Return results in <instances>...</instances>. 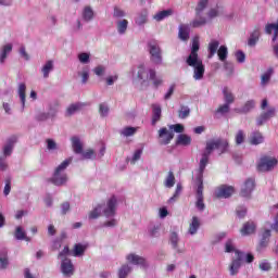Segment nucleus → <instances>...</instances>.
Listing matches in <instances>:
<instances>
[{
    "instance_id": "1",
    "label": "nucleus",
    "mask_w": 278,
    "mask_h": 278,
    "mask_svg": "<svg viewBox=\"0 0 278 278\" xmlns=\"http://www.w3.org/2000/svg\"><path fill=\"white\" fill-rule=\"evenodd\" d=\"M227 149H229V141L223 139H216L208 141L206 143L205 151L201 155V160L199 163V174L197 177L198 189H197V202L195 207L199 212H203L205 210V203L203 202V173H205V166L210 163V156L212 155V151H219V155L222 153H227Z\"/></svg>"
},
{
    "instance_id": "2",
    "label": "nucleus",
    "mask_w": 278,
    "mask_h": 278,
    "mask_svg": "<svg viewBox=\"0 0 278 278\" xmlns=\"http://www.w3.org/2000/svg\"><path fill=\"white\" fill-rule=\"evenodd\" d=\"M116 197L112 195L106 205L99 204L89 213V219L94 220L101 216V211L106 218H112L116 214Z\"/></svg>"
},
{
    "instance_id": "3",
    "label": "nucleus",
    "mask_w": 278,
    "mask_h": 278,
    "mask_svg": "<svg viewBox=\"0 0 278 278\" xmlns=\"http://www.w3.org/2000/svg\"><path fill=\"white\" fill-rule=\"evenodd\" d=\"M225 252L226 253H236L237 260L232 261L230 265V275L233 277L238 275V270H240V266H242V262L244 261V252L236 250L233 247V241L228 240L225 244Z\"/></svg>"
},
{
    "instance_id": "4",
    "label": "nucleus",
    "mask_w": 278,
    "mask_h": 278,
    "mask_svg": "<svg viewBox=\"0 0 278 278\" xmlns=\"http://www.w3.org/2000/svg\"><path fill=\"white\" fill-rule=\"evenodd\" d=\"M71 162H73V157L66 159L55 168L54 174L51 178V181L54 186H64V184L68 181V178L66 177V174H64V170L68 168Z\"/></svg>"
},
{
    "instance_id": "5",
    "label": "nucleus",
    "mask_w": 278,
    "mask_h": 278,
    "mask_svg": "<svg viewBox=\"0 0 278 278\" xmlns=\"http://www.w3.org/2000/svg\"><path fill=\"white\" fill-rule=\"evenodd\" d=\"M277 164L278 161L275 156L263 155L258 160L256 168L258 173H268L273 170V168H275Z\"/></svg>"
},
{
    "instance_id": "6",
    "label": "nucleus",
    "mask_w": 278,
    "mask_h": 278,
    "mask_svg": "<svg viewBox=\"0 0 278 278\" xmlns=\"http://www.w3.org/2000/svg\"><path fill=\"white\" fill-rule=\"evenodd\" d=\"M265 34H267L268 36L274 34L273 38H271V47L274 49V53H275L276 58H278V42H277L278 22L271 23V24H267L265 26Z\"/></svg>"
},
{
    "instance_id": "7",
    "label": "nucleus",
    "mask_w": 278,
    "mask_h": 278,
    "mask_svg": "<svg viewBox=\"0 0 278 278\" xmlns=\"http://www.w3.org/2000/svg\"><path fill=\"white\" fill-rule=\"evenodd\" d=\"M149 52L151 55V62H153V64H162V50L160 49L157 41L149 42Z\"/></svg>"
},
{
    "instance_id": "8",
    "label": "nucleus",
    "mask_w": 278,
    "mask_h": 278,
    "mask_svg": "<svg viewBox=\"0 0 278 278\" xmlns=\"http://www.w3.org/2000/svg\"><path fill=\"white\" fill-rule=\"evenodd\" d=\"M61 273H63L64 277H73L75 273V265L70 258H63L61 262Z\"/></svg>"
},
{
    "instance_id": "9",
    "label": "nucleus",
    "mask_w": 278,
    "mask_h": 278,
    "mask_svg": "<svg viewBox=\"0 0 278 278\" xmlns=\"http://www.w3.org/2000/svg\"><path fill=\"white\" fill-rule=\"evenodd\" d=\"M233 192H236V189L232 186L223 185L215 191V197L217 199H229Z\"/></svg>"
},
{
    "instance_id": "10",
    "label": "nucleus",
    "mask_w": 278,
    "mask_h": 278,
    "mask_svg": "<svg viewBox=\"0 0 278 278\" xmlns=\"http://www.w3.org/2000/svg\"><path fill=\"white\" fill-rule=\"evenodd\" d=\"M253 190H255V179L249 178L244 181L243 186L241 187V197L248 198L251 197Z\"/></svg>"
},
{
    "instance_id": "11",
    "label": "nucleus",
    "mask_w": 278,
    "mask_h": 278,
    "mask_svg": "<svg viewBox=\"0 0 278 278\" xmlns=\"http://www.w3.org/2000/svg\"><path fill=\"white\" fill-rule=\"evenodd\" d=\"M160 144H170V140L175 138L173 131H168L166 127H163L159 130Z\"/></svg>"
},
{
    "instance_id": "12",
    "label": "nucleus",
    "mask_w": 278,
    "mask_h": 278,
    "mask_svg": "<svg viewBox=\"0 0 278 278\" xmlns=\"http://www.w3.org/2000/svg\"><path fill=\"white\" fill-rule=\"evenodd\" d=\"M126 260L127 262H129V264H132L134 266H141L142 268L147 267V260L138 254H128L126 256Z\"/></svg>"
},
{
    "instance_id": "13",
    "label": "nucleus",
    "mask_w": 278,
    "mask_h": 278,
    "mask_svg": "<svg viewBox=\"0 0 278 278\" xmlns=\"http://www.w3.org/2000/svg\"><path fill=\"white\" fill-rule=\"evenodd\" d=\"M138 74L137 77L138 79H140L141 81H149L150 77H151V71H155L153 68H146L144 64H140L138 66Z\"/></svg>"
},
{
    "instance_id": "14",
    "label": "nucleus",
    "mask_w": 278,
    "mask_h": 278,
    "mask_svg": "<svg viewBox=\"0 0 278 278\" xmlns=\"http://www.w3.org/2000/svg\"><path fill=\"white\" fill-rule=\"evenodd\" d=\"M16 136H12L7 140V143L3 148V155H5V157H8V155H12V151L14 149V144H16Z\"/></svg>"
},
{
    "instance_id": "15",
    "label": "nucleus",
    "mask_w": 278,
    "mask_h": 278,
    "mask_svg": "<svg viewBox=\"0 0 278 278\" xmlns=\"http://www.w3.org/2000/svg\"><path fill=\"white\" fill-rule=\"evenodd\" d=\"M60 108V104H58V102H55L54 104H52L50 106V112L49 113H41L38 115V121H47V118H51V116H55V114L58 113V110Z\"/></svg>"
},
{
    "instance_id": "16",
    "label": "nucleus",
    "mask_w": 278,
    "mask_h": 278,
    "mask_svg": "<svg viewBox=\"0 0 278 278\" xmlns=\"http://www.w3.org/2000/svg\"><path fill=\"white\" fill-rule=\"evenodd\" d=\"M275 116V108H269L267 112L263 113L256 121V125H264L266 121H269V118H273Z\"/></svg>"
},
{
    "instance_id": "17",
    "label": "nucleus",
    "mask_w": 278,
    "mask_h": 278,
    "mask_svg": "<svg viewBox=\"0 0 278 278\" xmlns=\"http://www.w3.org/2000/svg\"><path fill=\"white\" fill-rule=\"evenodd\" d=\"M71 141H72V148L74 153L76 154L84 153V144L81 143V139H79V137L77 136L72 137Z\"/></svg>"
},
{
    "instance_id": "18",
    "label": "nucleus",
    "mask_w": 278,
    "mask_h": 278,
    "mask_svg": "<svg viewBox=\"0 0 278 278\" xmlns=\"http://www.w3.org/2000/svg\"><path fill=\"white\" fill-rule=\"evenodd\" d=\"M204 75H205V65H203V63L200 65H195L193 67V79H195V81H201Z\"/></svg>"
},
{
    "instance_id": "19",
    "label": "nucleus",
    "mask_w": 278,
    "mask_h": 278,
    "mask_svg": "<svg viewBox=\"0 0 278 278\" xmlns=\"http://www.w3.org/2000/svg\"><path fill=\"white\" fill-rule=\"evenodd\" d=\"M217 55L219 58L220 62H224V66L227 68V58L229 55V50L227 49V46H220L217 50Z\"/></svg>"
},
{
    "instance_id": "20",
    "label": "nucleus",
    "mask_w": 278,
    "mask_h": 278,
    "mask_svg": "<svg viewBox=\"0 0 278 278\" xmlns=\"http://www.w3.org/2000/svg\"><path fill=\"white\" fill-rule=\"evenodd\" d=\"M147 21H149V11L142 10L138 13L137 17L135 18L136 25L139 27H142V25L147 24Z\"/></svg>"
},
{
    "instance_id": "21",
    "label": "nucleus",
    "mask_w": 278,
    "mask_h": 278,
    "mask_svg": "<svg viewBox=\"0 0 278 278\" xmlns=\"http://www.w3.org/2000/svg\"><path fill=\"white\" fill-rule=\"evenodd\" d=\"M255 229H257V226L253 222H248L243 225L241 233L243 236H251V233H255Z\"/></svg>"
},
{
    "instance_id": "22",
    "label": "nucleus",
    "mask_w": 278,
    "mask_h": 278,
    "mask_svg": "<svg viewBox=\"0 0 278 278\" xmlns=\"http://www.w3.org/2000/svg\"><path fill=\"white\" fill-rule=\"evenodd\" d=\"M186 63L188 64V66H191L193 68L194 66L203 64V61L199 59V54L190 53L187 58Z\"/></svg>"
},
{
    "instance_id": "23",
    "label": "nucleus",
    "mask_w": 278,
    "mask_h": 278,
    "mask_svg": "<svg viewBox=\"0 0 278 278\" xmlns=\"http://www.w3.org/2000/svg\"><path fill=\"white\" fill-rule=\"evenodd\" d=\"M152 125H156L157 121L162 118V106L160 104H153L152 105Z\"/></svg>"
},
{
    "instance_id": "24",
    "label": "nucleus",
    "mask_w": 278,
    "mask_h": 278,
    "mask_svg": "<svg viewBox=\"0 0 278 278\" xmlns=\"http://www.w3.org/2000/svg\"><path fill=\"white\" fill-rule=\"evenodd\" d=\"M253 108H255V101L249 100L241 109H236V112H238L239 114H249V112H251Z\"/></svg>"
},
{
    "instance_id": "25",
    "label": "nucleus",
    "mask_w": 278,
    "mask_h": 278,
    "mask_svg": "<svg viewBox=\"0 0 278 278\" xmlns=\"http://www.w3.org/2000/svg\"><path fill=\"white\" fill-rule=\"evenodd\" d=\"M218 47H220V42L216 39H212L208 43V59H212L213 55H216L218 51Z\"/></svg>"
},
{
    "instance_id": "26",
    "label": "nucleus",
    "mask_w": 278,
    "mask_h": 278,
    "mask_svg": "<svg viewBox=\"0 0 278 278\" xmlns=\"http://www.w3.org/2000/svg\"><path fill=\"white\" fill-rule=\"evenodd\" d=\"M178 38H180V40H188L190 38V26L180 25L179 31H178Z\"/></svg>"
},
{
    "instance_id": "27",
    "label": "nucleus",
    "mask_w": 278,
    "mask_h": 278,
    "mask_svg": "<svg viewBox=\"0 0 278 278\" xmlns=\"http://www.w3.org/2000/svg\"><path fill=\"white\" fill-rule=\"evenodd\" d=\"M10 53H12V43H7L0 50V64H3L5 62V59Z\"/></svg>"
},
{
    "instance_id": "28",
    "label": "nucleus",
    "mask_w": 278,
    "mask_h": 278,
    "mask_svg": "<svg viewBox=\"0 0 278 278\" xmlns=\"http://www.w3.org/2000/svg\"><path fill=\"white\" fill-rule=\"evenodd\" d=\"M200 227H201V222L199 220V217H197V216L192 217V220L189 225L190 236H194V233H197V231H199Z\"/></svg>"
},
{
    "instance_id": "29",
    "label": "nucleus",
    "mask_w": 278,
    "mask_h": 278,
    "mask_svg": "<svg viewBox=\"0 0 278 278\" xmlns=\"http://www.w3.org/2000/svg\"><path fill=\"white\" fill-rule=\"evenodd\" d=\"M173 14V10L167 9V10H163L157 12L153 18L154 21H156L157 23H160L161 21H164L165 18H168V16H172Z\"/></svg>"
},
{
    "instance_id": "30",
    "label": "nucleus",
    "mask_w": 278,
    "mask_h": 278,
    "mask_svg": "<svg viewBox=\"0 0 278 278\" xmlns=\"http://www.w3.org/2000/svg\"><path fill=\"white\" fill-rule=\"evenodd\" d=\"M117 33L123 36L127 31V27H129V21L127 20H119L116 22Z\"/></svg>"
},
{
    "instance_id": "31",
    "label": "nucleus",
    "mask_w": 278,
    "mask_h": 278,
    "mask_svg": "<svg viewBox=\"0 0 278 278\" xmlns=\"http://www.w3.org/2000/svg\"><path fill=\"white\" fill-rule=\"evenodd\" d=\"M148 81H152V86L155 88H160L162 86V78L157 77V73L155 71H150V79Z\"/></svg>"
},
{
    "instance_id": "32",
    "label": "nucleus",
    "mask_w": 278,
    "mask_h": 278,
    "mask_svg": "<svg viewBox=\"0 0 278 278\" xmlns=\"http://www.w3.org/2000/svg\"><path fill=\"white\" fill-rule=\"evenodd\" d=\"M275 74V70L269 67L261 77V86H266L270 81V77Z\"/></svg>"
},
{
    "instance_id": "33",
    "label": "nucleus",
    "mask_w": 278,
    "mask_h": 278,
    "mask_svg": "<svg viewBox=\"0 0 278 278\" xmlns=\"http://www.w3.org/2000/svg\"><path fill=\"white\" fill-rule=\"evenodd\" d=\"M269 238H270V230L266 229L262 233V239H261V242H260V245H258V251H262V249H266Z\"/></svg>"
},
{
    "instance_id": "34",
    "label": "nucleus",
    "mask_w": 278,
    "mask_h": 278,
    "mask_svg": "<svg viewBox=\"0 0 278 278\" xmlns=\"http://www.w3.org/2000/svg\"><path fill=\"white\" fill-rule=\"evenodd\" d=\"M270 214L271 216H275L274 218V224L270 226L271 229H274L275 231H278V204H275L271 208H270Z\"/></svg>"
},
{
    "instance_id": "35",
    "label": "nucleus",
    "mask_w": 278,
    "mask_h": 278,
    "mask_svg": "<svg viewBox=\"0 0 278 278\" xmlns=\"http://www.w3.org/2000/svg\"><path fill=\"white\" fill-rule=\"evenodd\" d=\"M54 66H53V61L50 60L48 61L41 68V73L43 75L45 79H48L49 77V73H51V71H53Z\"/></svg>"
},
{
    "instance_id": "36",
    "label": "nucleus",
    "mask_w": 278,
    "mask_h": 278,
    "mask_svg": "<svg viewBox=\"0 0 278 278\" xmlns=\"http://www.w3.org/2000/svg\"><path fill=\"white\" fill-rule=\"evenodd\" d=\"M14 238L15 240H29V238H27L25 229H23L22 226H17L15 228Z\"/></svg>"
},
{
    "instance_id": "37",
    "label": "nucleus",
    "mask_w": 278,
    "mask_h": 278,
    "mask_svg": "<svg viewBox=\"0 0 278 278\" xmlns=\"http://www.w3.org/2000/svg\"><path fill=\"white\" fill-rule=\"evenodd\" d=\"M25 90H27V87L25 86V83H21L18 85V97L21 99V103H22V110H25Z\"/></svg>"
},
{
    "instance_id": "38",
    "label": "nucleus",
    "mask_w": 278,
    "mask_h": 278,
    "mask_svg": "<svg viewBox=\"0 0 278 278\" xmlns=\"http://www.w3.org/2000/svg\"><path fill=\"white\" fill-rule=\"evenodd\" d=\"M164 186L165 188H174L175 186V174L173 173V170H169L165 181H164Z\"/></svg>"
},
{
    "instance_id": "39",
    "label": "nucleus",
    "mask_w": 278,
    "mask_h": 278,
    "mask_svg": "<svg viewBox=\"0 0 278 278\" xmlns=\"http://www.w3.org/2000/svg\"><path fill=\"white\" fill-rule=\"evenodd\" d=\"M257 40H260V29H255L248 40L249 47H255L257 45Z\"/></svg>"
},
{
    "instance_id": "40",
    "label": "nucleus",
    "mask_w": 278,
    "mask_h": 278,
    "mask_svg": "<svg viewBox=\"0 0 278 278\" xmlns=\"http://www.w3.org/2000/svg\"><path fill=\"white\" fill-rule=\"evenodd\" d=\"M182 190H184V187L181 186V182H178L176 185V190H175L173 197H170L168 199V203H175V201H177V199H179V195L181 194Z\"/></svg>"
},
{
    "instance_id": "41",
    "label": "nucleus",
    "mask_w": 278,
    "mask_h": 278,
    "mask_svg": "<svg viewBox=\"0 0 278 278\" xmlns=\"http://www.w3.org/2000/svg\"><path fill=\"white\" fill-rule=\"evenodd\" d=\"M138 131V128L136 127H125L122 130H119L121 136H124V138H129L130 136H134Z\"/></svg>"
},
{
    "instance_id": "42",
    "label": "nucleus",
    "mask_w": 278,
    "mask_h": 278,
    "mask_svg": "<svg viewBox=\"0 0 278 278\" xmlns=\"http://www.w3.org/2000/svg\"><path fill=\"white\" fill-rule=\"evenodd\" d=\"M192 142V138L188 135H178L176 144H182V147H188Z\"/></svg>"
},
{
    "instance_id": "43",
    "label": "nucleus",
    "mask_w": 278,
    "mask_h": 278,
    "mask_svg": "<svg viewBox=\"0 0 278 278\" xmlns=\"http://www.w3.org/2000/svg\"><path fill=\"white\" fill-rule=\"evenodd\" d=\"M86 253V245H83L80 243L74 245L73 255L74 257H81Z\"/></svg>"
},
{
    "instance_id": "44",
    "label": "nucleus",
    "mask_w": 278,
    "mask_h": 278,
    "mask_svg": "<svg viewBox=\"0 0 278 278\" xmlns=\"http://www.w3.org/2000/svg\"><path fill=\"white\" fill-rule=\"evenodd\" d=\"M129 273H131V266L129 265H123L119 269H118V278H127V276L129 275Z\"/></svg>"
},
{
    "instance_id": "45",
    "label": "nucleus",
    "mask_w": 278,
    "mask_h": 278,
    "mask_svg": "<svg viewBox=\"0 0 278 278\" xmlns=\"http://www.w3.org/2000/svg\"><path fill=\"white\" fill-rule=\"evenodd\" d=\"M93 17H94V11H92V8L86 7L83 11L84 21H92Z\"/></svg>"
},
{
    "instance_id": "46",
    "label": "nucleus",
    "mask_w": 278,
    "mask_h": 278,
    "mask_svg": "<svg viewBox=\"0 0 278 278\" xmlns=\"http://www.w3.org/2000/svg\"><path fill=\"white\" fill-rule=\"evenodd\" d=\"M223 94H224V99L226 101V104L231 105V103H233V101H235L233 93H231L229 91V89H227V87H225L223 89Z\"/></svg>"
},
{
    "instance_id": "47",
    "label": "nucleus",
    "mask_w": 278,
    "mask_h": 278,
    "mask_svg": "<svg viewBox=\"0 0 278 278\" xmlns=\"http://www.w3.org/2000/svg\"><path fill=\"white\" fill-rule=\"evenodd\" d=\"M81 103H75V104H72L67 108V111H66V115L67 116H73V114H75L76 112H79V110H81Z\"/></svg>"
},
{
    "instance_id": "48",
    "label": "nucleus",
    "mask_w": 278,
    "mask_h": 278,
    "mask_svg": "<svg viewBox=\"0 0 278 278\" xmlns=\"http://www.w3.org/2000/svg\"><path fill=\"white\" fill-rule=\"evenodd\" d=\"M264 137L260 132H253L251 137V144H262Z\"/></svg>"
},
{
    "instance_id": "49",
    "label": "nucleus",
    "mask_w": 278,
    "mask_h": 278,
    "mask_svg": "<svg viewBox=\"0 0 278 278\" xmlns=\"http://www.w3.org/2000/svg\"><path fill=\"white\" fill-rule=\"evenodd\" d=\"M207 3H210V0H199L198 7L195 9L197 15L199 16L202 14L203 10L207 8Z\"/></svg>"
},
{
    "instance_id": "50",
    "label": "nucleus",
    "mask_w": 278,
    "mask_h": 278,
    "mask_svg": "<svg viewBox=\"0 0 278 278\" xmlns=\"http://www.w3.org/2000/svg\"><path fill=\"white\" fill-rule=\"evenodd\" d=\"M4 190H3V194L4 197H8V194H10V192L12 191V178H7L4 181Z\"/></svg>"
},
{
    "instance_id": "51",
    "label": "nucleus",
    "mask_w": 278,
    "mask_h": 278,
    "mask_svg": "<svg viewBox=\"0 0 278 278\" xmlns=\"http://www.w3.org/2000/svg\"><path fill=\"white\" fill-rule=\"evenodd\" d=\"M244 138H245L244 130H238L235 137L236 144H242L244 142Z\"/></svg>"
},
{
    "instance_id": "52",
    "label": "nucleus",
    "mask_w": 278,
    "mask_h": 278,
    "mask_svg": "<svg viewBox=\"0 0 278 278\" xmlns=\"http://www.w3.org/2000/svg\"><path fill=\"white\" fill-rule=\"evenodd\" d=\"M127 13H125V11H123L121 8L115 7L114 11H113V17L114 18H125Z\"/></svg>"
},
{
    "instance_id": "53",
    "label": "nucleus",
    "mask_w": 278,
    "mask_h": 278,
    "mask_svg": "<svg viewBox=\"0 0 278 278\" xmlns=\"http://www.w3.org/2000/svg\"><path fill=\"white\" fill-rule=\"evenodd\" d=\"M78 60L80 64H88V62H90V54L87 52L79 53Z\"/></svg>"
},
{
    "instance_id": "54",
    "label": "nucleus",
    "mask_w": 278,
    "mask_h": 278,
    "mask_svg": "<svg viewBox=\"0 0 278 278\" xmlns=\"http://www.w3.org/2000/svg\"><path fill=\"white\" fill-rule=\"evenodd\" d=\"M206 23H207V21L204 17H202L200 20H193L191 22V27H194V28L203 27V25H205Z\"/></svg>"
},
{
    "instance_id": "55",
    "label": "nucleus",
    "mask_w": 278,
    "mask_h": 278,
    "mask_svg": "<svg viewBox=\"0 0 278 278\" xmlns=\"http://www.w3.org/2000/svg\"><path fill=\"white\" fill-rule=\"evenodd\" d=\"M235 55L239 64H244V61L247 60V55L244 54V52H242V50H238Z\"/></svg>"
},
{
    "instance_id": "56",
    "label": "nucleus",
    "mask_w": 278,
    "mask_h": 278,
    "mask_svg": "<svg viewBox=\"0 0 278 278\" xmlns=\"http://www.w3.org/2000/svg\"><path fill=\"white\" fill-rule=\"evenodd\" d=\"M218 14H220V7H216L214 9H211L208 11L207 16H208V18L212 20V18H216V16H218Z\"/></svg>"
},
{
    "instance_id": "57",
    "label": "nucleus",
    "mask_w": 278,
    "mask_h": 278,
    "mask_svg": "<svg viewBox=\"0 0 278 278\" xmlns=\"http://www.w3.org/2000/svg\"><path fill=\"white\" fill-rule=\"evenodd\" d=\"M140 157H142V149H138L134 152L131 157V164H136V162L140 160Z\"/></svg>"
},
{
    "instance_id": "58",
    "label": "nucleus",
    "mask_w": 278,
    "mask_h": 278,
    "mask_svg": "<svg viewBox=\"0 0 278 278\" xmlns=\"http://www.w3.org/2000/svg\"><path fill=\"white\" fill-rule=\"evenodd\" d=\"M190 116V109L188 106H182L179 112V118H188Z\"/></svg>"
},
{
    "instance_id": "59",
    "label": "nucleus",
    "mask_w": 278,
    "mask_h": 278,
    "mask_svg": "<svg viewBox=\"0 0 278 278\" xmlns=\"http://www.w3.org/2000/svg\"><path fill=\"white\" fill-rule=\"evenodd\" d=\"M47 149L48 151H55L58 150V143L53 139H48L47 140Z\"/></svg>"
},
{
    "instance_id": "60",
    "label": "nucleus",
    "mask_w": 278,
    "mask_h": 278,
    "mask_svg": "<svg viewBox=\"0 0 278 278\" xmlns=\"http://www.w3.org/2000/svg\"><path fill=\"white\" fill-rule=\"evenodd\" d=\"M169 240L172 242V245L174 247V249H177V242H179V236L177 235V232H172Z\"/></svg>"
},
{
    "instance_id": "61",
    "label": "nucleus",
    "mask_w": 278,
    "mask_h": 278,
    "mask_svg": "<svg viewBox=\"0 0 278 278\" xmlns=\"http://www.w3.org/2000/svg\"><path fill=\"white\" fill-rule=\"evenodd\" d=\"M100 114H101V116H108V114H110V106H108V104H105V103H101L100 104Z\"/></svg>"
},
{
    "instance_id": "62",
    "label": "nucleus",
    "mask_w": 278,
    "mask_h": 278,
    "mask_svg": "<svg viewBox=\"0 0 278 278\" xmlns=\"http://www.w3.org/2000/svg\"><path fill=\"white\" fill-rule=\"evenodd\" d=\"M92 157H94V151L88 150L81 154L80 160H92Z\"/></svg>"
},
{
    "instance_id": "63",
    "label": "nucleus",
    "mask_w": 278,
    "mask_h": 278,
    "mask_svg": "<svg viewBox=\"0 0 278 278\" xmlns=\"http://www.w3.org/2000/svg\"><path fill=\"white\" fill-rule=\"evenodd\" d=\"M9 264H10V262L8 261V256L7 255L0 257V268L2 270L8 268Z\"/></svg>"
},
{
    "instance_id": "64",
    "label": "nucleus",
    "mask_w": 278,
    "mask_h": 278,
    "mask_svg": "<svg viewBox=\"0 0 278 278\" xmlns=\"http://www.w3.org/2000/svg\"><path fill=\"white\" fill-rule=\"evenodd\" d=\"M229 112V104L225 103L217 109V114H227Z\"/></svg>"
}]
</instances>
